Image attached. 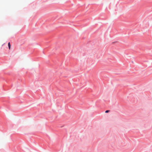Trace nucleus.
Here are the masks:
<instances>
[{"label":"nucleus","instance_id":"1","mask_svg":"<svg viewBox=\"0 0 152 152\" xmlns=\"http://www.w3.org/2000/svg\"><path fill=\"white\" fill-rule=\"evenodd\" d=\"M8 46L9 47V49H10V48L11 45L10 42H9L8 43Z\"/></svg>","mask_w":152,"mask_h":152},{"label":"nucleus","instance_id":"2","mask_svg":"<svg viewBox=\"0 0 152 152\" xmlns=\"http://www.w3.org/2000/svg\"><path fill=\"white\" fill-rule=\"evenodd\" d=\"M109 111H110V110H106V111H105V113H108Z\"/></svg>","mask_w":152,"mask_h":152},{"label":"nucleus","instance_id":"3","mask_svg":"<svg viewBox=\"0 0 152 152\" xmlns=\"http://www.w3.org/2000/svg\"><path fill=\"white\" fill-rule=\"evenodd\" d=\"M118 42L117 41H115V42Z\"/></svg>","mask_w":152,"mask_h":152}]
</instances>
